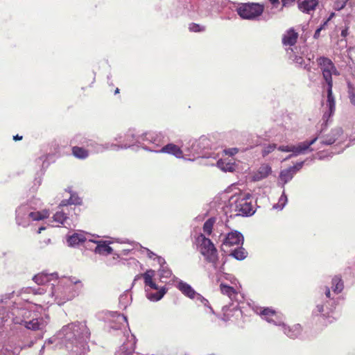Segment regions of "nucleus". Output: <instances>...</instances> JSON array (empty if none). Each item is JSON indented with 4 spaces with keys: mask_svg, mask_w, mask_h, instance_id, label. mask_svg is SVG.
Instances as JSON below:
<instances>
[{
    "mask_svg": "<svg viewBox=\"0 0 355 355\" xmlns=\"http://www.w3.org/2000/svg\"><path fill=\"white\" fill-rule=\"evenodd\" d=\"M192 300H196V302L198 304V305H203L205 306V307H207L209 312L211 313H214V311L213 310V309L209 305V301L205 299L202 295H201L200 294L196 292V294L195 295V297H193Z\"/></svg>",
    "mask_w": 355,
    "mask_h": 355,
    "instance_id": "41",
    "label": "nucleus"
},
{
    "mask_svg": "<svg viewBox=\"0 0 355 355\" xmlns=\"http://www.w3.org/2000/svg\"><path fill=\"white\" fill-rule=\"evenodd\" d=\"M277 146L275 144H269L267 145H264L261 150V155L263 157H265L270 153H272L275 149H277Z\"/></svg>",
    "mask_w": 355,
    "mask_h": 355,
    "instance_id": "45",
    "label": "nucleus"
},
{
    "mask_svg": "<svg viewBox=\"0 0 355 355\" xmlns=\"http://www.w3.org/2000/svg\"><path fill=\"white\" fill-rule=\"evenodd\" d=\"M141 277H143V274H140V275H137L135 276V279H134V281H133V284L137 281L138 279H139Z\"/></svg>",
    "mask_w": 355,
    "mask_h": 355,
    "instance_id": "63",
    "label": "nucleus"
},
{
    "mask_svg": "<svg viewBox=\"0 0 355 355\" xmlns=\"http://www.w3.org/2000/svg\"><path fill=\"white\" fill-rule=\"evenodd\" d=\"M146 149L151 152L171 154L172 155H174L177 158L183 157V150H181V148L178 146H177L174 144H168L162 147L160 149H156V148H146Z\"/></svg>",
    "mask_w": 355,
    "mask_h": 355,
    "instance_id": "19",
    "label": "nucleus"
},
{
    "mask_svg": "<svg viewBox=\"0 0 355 355\" xmlns=\"http://www.w3.org/2000/svg\"><path fill=\"white\" fill-rule=\"evenodd\" d=\"M215 221L216 219L214 218H210L204 223L203 231L207 235H210L211 234Z\"/></svg>",
    "mask_w": 355,
    "mask_h": 355,
    "instance_id": "44",
    "label": "nucleus"
},
{
    "mask_svg": "<svg viewBox=\"0 0 355 355\" xmlns=\"http://www.w3.org/2000/svg\"><path fill=\"white\" fill-rule=\"evenodd\" d=\"M159 275L162 282H166L164 279H167L172 276V271L166 265H164L159 269Z\"/></svg>",
    "mask_w": 355,
    "mask_h": 355,
    "instance_id": "42",
    "label": "nucleus"
},
{
    "mask_svg": "<svg viewBox=\"0 0 355 355\" xmlns=\"http://www.w3.org/2000/svg\"><path fill=\"white\" fill-rule=\"evenodd\" d=\"M39 198H33L21 203L15 209V223L17 226L23 228L29 227L33 221H39L49 216L46 209L39 211L42 207Z\"/></svg>",
    "mask_w": 355,
    "mask_h": 355,
    "instance_id": "5",
    "label": "nucleus"
},
{
    "mask_svg": "<svg viewBox=\"0 0 355 355\" xmlns=\"http://www.w3.org/2000/svg\"><path fill=\"white\" fill-rule=\"evenodd\" d=\"M210 146L211 141L205 136H202L198 139H189L182 145L187 155L193 157L192 159H194L195 157H205L206 154L204 153V151L209 149Z\"/></svg>",
    "mask_w": 355,
    "mask_h": 355,
    "instance_id": "9",
    "label": "nucleus"
},
{
    "mask_svg": "<svg viewBox=\"0 0 355 355\" xmlns=\"http://www.w3.org/2000/svg\"><path fill=\"white\" fill-rule=\"evenodd\" d=\"M257 312L262 319L279 327L283 333L289 338L295 339L301 336L302 327L300 324H295L292 326L286 325L284 322L283 315L275 310L268 307H261L257 309Z\"/></svg>",
    "mask_w": 355,
    "mask_h": 355,
    "instance_id": "6",
    "label": "nucleus"
},
{
    "mask_svg": "<svg viewBox=\"0 0 355 355\" xmlns=\"http://www.w3.org/2000/svg\"><path fill=\"white\" fill-rule=\"evenodd\" d=\"M112 316L116 317L118 322L119 324H112L111 327L114 329H119L123 326L124 324L128 325V319L127 317L123 314L118 313L117 312H113L112 313Z\"/></svg>",
    "mask_w": 355,
    "mask_h": 355,
    "instance_id": "39",
    "label": "nucleus"
},
{
    "mask_svg": "<svg viewBox=\"0 0 355 355\" xmlns=\"http://www.w3.org/2000/svg\"><path fill=\"white\" fill-rule=\"evenodd\" d=\"M287 202H288V198L285 193V190H284V189H283L282 194L279 197L278 202L273 205V208L276 209L282 210L285 207Z\"/></svg>",
    "mask_w": 355,
    "mask_h": 355,
    "instance_id": "43",
    "label": "nucleus"
},
{
    "mask_svg": "<svg viewBox=\"0 0 355 355\" xmlns=\"http://www.w3.org/2000/svg\"><path fill=\"white\" fill-rule=\"evenodd\" d=\"M252 197L250 193H239L230 199V205L232 211L236 215L248 216L254 213V207L252 204Z\"/></svg>",
    "mask_w": 355,
    "mask_h": 355,
    "instance_id": "8",
    "label": "nucleus"
},
{
    "mask_svg": "<svg viewBox=\"0 0 355 355\" xmlns=\"http://www.w3.org/2000/svg\"><path fill=\"white\" fill-rule=\"evenodd\" d=\"M166 288L165 287H162L159 290L156 292H152L148 289H146V297L152 302H157L160 300L164 295L166 293Z\"/></svg>",
    "mask_w": 355,
    "mask_h": 355,
    "instance_id": "33",
    "label": "nucleus"
},
{
    "mask_svg": "<svg viewBox=\"0 0 355 355\" xmlns=\"http://www.w3.org/2000/svg\"><path fill=\"white\" fill-rule=\"evenodd\" d=\"M135 349V337L132 335L131 340L128 341L127 343H123L121 347L118 352V355H129Z\"/></svg>",
    "mask_w": 355,
    "mask_h": 355,
    "instance_id": "31",
    "label": "nucleus"
},
{
    "mask_svg": "<svg viewBox=\"0 0 355 355\" xmlns=\"http://www.w3.org/2000/svg\"><path fill=\"white\" fill-rule=\"evenodd\" d=\"M209 277L212 279L215 278L217 282H220L223 278L230 281L231 283H234V282L236 281L234 276L224 272V265H223V272H220V274H218L216 271L210 270L209 271Z\"/></svg>",
    "mask_w": 355,
    "mask_h": 355,
    "instance_id": "32",
    "label": "nucleus"
},
{
    "mask_svg": "<svg viewBox=\"0 0 355 355\" xmlns=\"http://www.w3.org/2000/svg\"><path fill=\"white\" fill-rule=\"evenodd\" d=\"M82 203V200L78 196L75 194L71 195L70 198L67 200H63L60 203V207H66V209H71V208L69 207V205H80Z\"/></svg>",
    "mask_w": 355,
    "mask_h": 355,
    "instance_id": "36",
    "label": "nucleus"
},
{
    "mask_svg": "<svg viewBox=\"0 0 355 355\" xmlns=\"http://www.w3.org/2000/svg\"><path fill=\"white\" fill-rule=\"evenodd\" d=\"M141 248L143 249L144 251H145L147 254V256L150 258V259H154L156 257L157 254H155L153 252H152L151 250H150L149 249L146 248H143L141 246Z\"/></svg>",
    "mask_w": 355,
    "mask_h": 355,
    "instance_id": "55",
    "label": "nucleus"
},
{
    "mask_svg": "<svg viewBox=\"0 0 355 355\" xmlns=\"http://www.w3.org/2000/svg\"><path fill=\"white\" fill-rule=\"evenodd\" d=\"M42 178L41 176L36 177L34 180V186L36 189L42 184Z\"/></svg>",
    "mask_w": 355,
    "mask_h": 355,
    "instance_id": "57",
    "label": "nucleus"
},
{
    "mask_svg": "<svg viewBox=\"0 0 355 355\" xmlns=\"http://www.w3.org/2000/svg\"><path fill=\"white\" fill-rule=\"evenodd\" d=\"M304 162H297L294 166L288 167L294 174L299 171L304 166Z\"/></svg>",
    "mask_w": 355,
    "mask_h": 355,
    "instance_id": "51",
    "label": "nucleus"
},
{
    "mask_svg": "<svg viewBox=\"0 0 355 355\" xmlns=\"http://www.w3.org/2000/svg\"><path fill=\"white\" fill-rule=\"evenodd\" d=\"M349 0H335L334 3V9L336 10H341L345 8Z\"/></svg>",
    "mask_w": 355,
    "mask_h": 355,
    "instance_id": "50",
    "label": "nucleus"
},
{
    "mask_svg": "<svg viewBox=\"0 0 355 355\" xmlns=\"http://www.w3.org/2000/svg\"><path fill=\"white\" fill-rule=\"evenodd\" d=\"M69 246L75 247L80 243H85V246L87 247L89 239L83 233H74L71 236H69L67 239Z\"/></svg>",
    "mask_w": 355,
    "mask_h": 355,
    "instance_id": "22",
    "label": "nucleus"
},
{
    "mask_svg": "<svg viewBox=\"0 0 355 355\" xmlns=\"http://www.w3.org/2000/svg\"><path fill=\"white\" fill-rule=\"evenodd\" d=\"M229 254L236 260L242 261L248 256V252L243 248V245L235 247L234 248L230 249L228 251Z\"/></svg>",
    "mask_w": 355,
    "mask_h": 355,
    "instance_id": "30",
    "label": "nucleus"
},
{
    "mask_svg": "<svg viewBox=\"0 0 355 355\" xmlns=\"http://www.w3.org/2000/svg\"><path fill=\"white\" fill-rule=\"evenodd\" d=\"M58 278V275L57 272L53 273H45V272H41L39 274L35 275L33 277V280L38 285H44L51 280L57 279Z\"/></svg>",
    "mask_w": 355,
    "mask_h": 355,
    "instance_id": "24",
    "label": "nucleus"
},
{
    "mask_svg": "<svg viewBox=\"0 0 355 355\" xmlns=\"http://www.w3.org/2000/svg\"><path fill=\"white\" fill-rule=\"evenodd\" d=\"M184 10H178L175 12V17H178L183 15H193L196 12V6L193 0H189L187 6H184Z\"/></svg>",
    "mask_w": 355,
    "mask_h": 355,
    "instance_id": "34",
    "label": "nucleus"
},
{
    "mask_svg": "<svg viewBox=\"0 0 355 355\" xmlns=\"http://www.w3.org/2000/svg\"><path fill=\"white\" fill-rule=\"evenodd\" d=\"M318 140V137H314L311 140H306L293 145H281L277 146V149L282 152L293 153V155H304L309 152H312L314 148L311 147Z\"/></svg>",
    "mask_w": 355,
    "mask_h": 355,
    "instance_id": "11",
    "label": "nucleus"
},
{
    "mask_svg": "<svg viewBox=\"0 0 355 355\" xmlns=\"http://www.w3.org/2000/svg\"><path fill=\"white\" fill-rule=\"evenodd\" d=\"M275 8H277L280 2L279 0H268Z\"/></svg>",
    "mask_w": 355,
    "mask_h": 355,
    "instance_id": "59",
    "label": "nucleus"
},
{
    "mask_svg": "<svg viewBox=\"0 0 355 355\" xmlns=\"http://www.w3.org/2000/svg\"><path fill=\"white\" fill-rule=\"evenodd\" d=\"M317 63L322 71V77L327 85V99L325 111L322 116V125H327L328 121L335 112V98L333 96L332 76H339L340 73L335 67L334 62L328 58L321 56L317 59Z\"/></svg>",
    "mask_w": 355,
    "mask_h": 355,
    "instance_id": "4",
    "label": "nucleus"
},
{
    "mask_svg": "<svg viewBox=\"0 0 355 355\" xmlns=\"http://www.w3.org/2000/svg\"><path fill=\"white\" fill-rule=\"evenodd\" d=\"M347 93L350 103L355 106V87L349 82L347 83Z\"/></svg>",
    "mask_w": 355,
    "mask_h": 355,
    "instance_id": "46",
    "label": "nucleus"
},
{
    "mask_svg": "<svg viewBox=\"0 0 355 355\" xmlns=\"http://www.w3.org/2000/svg\"><path fill=\"white\" fill-rule=\"evenodd\" d=\"M318 139L322 145H331L336 141H338L343 137V131L341 128H334L331 132L325 136H318Z\"/></svg>",
    "mask_w": 355,
    "mask_h": 355,
    "instance_id": "18",
    "label": "nucleus"
},
{
    "mask_svg": "<svg viewBox=\"0 0 355 355\" xmlns=\"http://www.w3.org/2000/svg\"><path fill=\"white\" fill-rule=\"evenodd\" d=\"M295 0H282V6H287L291 2H293Z\"/></svg>",
    "mask_w": 355,
    "mask_h": 355,
    "instance_id": "60",
    "label": "nucleus"
},
{
    "mask_svg": "<svg viewBox=\"0 0 355 355\" xmlns=\"http://www.w3.org/2000/svg\"><path fill=\"white\" fill-rule=\"evenodd\" d=\"M272 173V168L269 164H261L257 171L254 173L252 180L255 182L262 180L268 178Z\"/></svg>",
    "mask_w": 355,
    "mask_h": 355,
    "instance_id": "21",
    "label": "nucleus"
},
{
    "mask_svg": "<svg viewBox=\"0 0 355 355\" xmlns=\"http://www.w3.org/2000/svg\"><path fill=\"white\" fill-rule=\"evenodd\" d=\"M176 287L184 295L187 296V297L190 299L195 297L196 291L189 284L183 282L182 280H178Z\"/></svg>",
    "mask_w": 355,
    "mask_h": 355,
    "instance_id": "26",
    "label": "nucleus"
},
{
    "mask_svg": "<svg viewBox=\"0 0 355 355\" xmlns=\"http://www.w3.org/2000/svg\"><path fill=\"white\" fill-rule=\"evenodd\" d=\"M189 3V0H179L178 4L176 5L175 8L172 10L171 15L174 17H175V12L178 10H184V6H187V3Z\"/></svg>",
    "mask_w": 355,
    "mask_h": 355,
    "instance_id": "48",
    "label": "nucleus"
},
{
    "mask_svg": "<svg viewBox=\"0 0 355 355\" xmlns=\"http://www.w3.org/2000/svg\"><path fill=\"white\" fill-rule=\"evenodd\" d=\"M298 33L294 28H289L282 36V44L284 46H294L297 40Z\"/></svg>",
    "mask_w": 355,
    "mask_h": 355,
    "instance_id": "25",
    "label": "nucleus"
},
{
    "mask_svg": "<svg viewBox=\"0 0 355 355\" xmlns=\"http://www.w3.org/2000/svg\"><path fill=\"white\" fill-rule=\"evenodd\" d=\"M22 139V136H19V135H17L13 137V139L15 141L21 140Z\"/></svg>",
    "mask_w": 355,
    "mask_h": 355,
    "instance_id": "64",
    "label": "nucleus"
},
{
    "mask_svg": "<svg viewBox=\"0 0 355 355\" xmlns=\"http://www.w3.org/2000/svg\"><path fill=\"white\" fill-rule=\"evenodd\" d=\"M155 259H157V261L159 264L160 268H162V266H164V265H166L165 259L160 256L157 255Z\"/></svg>",
    "mask_w": 355,
    "mask_h": 355,
    "instance_id": "56",
    "label": "nucleus"
},
{
    "mask_svg": "<svg viewBox=\"0 0 355 355\" xmlns=\"http://www.w3.org/2000/svg\"><path fill=\"white\" fill-rule=\"evenodd\" d=\"M347 34H348V28H347L342 30V31H341V36L342 37H346L347 35Z\"/></svg>",
    "mask_w": 355,
    "mask_h": 355,
    "instance_id": "61",
    "label": "nucleus"
},
{
    "mask_svg": "<svg viewBox=\"0 0 355 355\" xmlns=\"http://www.w3.org/2000/svg\"><path fill=\"white\" fill-rule=\"evenodd\" d=\"M293 61L298 65L302 67L304 62V58L301 56L295 55Z\"/></svg>",
    "mask_w": 355,
    "mask_h": 355,
    "instance_id": "53",
    "label": "nucleus"
},
{
    "mask_svg": "<svg viewBox=\"0 0 355 355\" xmlns=\"http://www.w3.org/2000/svg\"><path fill=\"white\" fill-rule=\"evenodd\" d=\"M55 281L56 283L51 284L49 294L51 300H48L47 304L63 305L78 296L83 288L82 282L74 277H63Z\"/></svg>",
    "mask_w": 355,
    "mask_h": 355,
    "instance_id": "3",
    "label": "nucleus"
},
{
    "mask_svg": "<svg viewBox=\"0 0 355 355\" xmlns=\"http://www.w3.org/2000/svg\"><path fill=\"white\" fill-rule=\"evenodd\" d=\"M202 254L205 260L210 263V266L208 268V272L210 270L216 271L218 274H220V272H223V265H225V261L219 260L218 251L214 245V248H211L210 250Z\"/></svg>",
    "mask_w": 355,
    "mask_h": 355,
    "instance_id": "16",
    "label": "nucleus"
},
{
    "mask_svg": "<svg viewBox=\"0 0 355 355\" xmlns=\"http://www.w3.org/2000/svg\"><path fill=\"white\" fill-rule=\"evenodd\" d=\"M337 305V300L331 296L329 287L324 286L321 296L315 302V308L313 313L315 315L328 319L329 323L335 319L332 316Z\"/></svg>",
    "mask_w": 355,
    "mask_h": 355,
    "instance_id": "7",
    "label": "nucleus"
},
{
    "mask_svg": "<svg viewBox=\"0 0 355 355\" xmlns=\"http://www.w3.org/2000/svg\"><path fill=\"white\" fill-rule=\"evenodd\" d=\"M164 135L161 132H148L141 135V143L144 141L148 142L149 144H155L154 148L159 149V146L164 141ZM146 150L148 147L143 146Z\"/></svg>",
    "mask_w": 355,
    "mask_h": 355,
    "instance_id": "17",
    "label": "nucleus"
},
{
    "mask_svg": "<svg viewBox=\"0 0 355 355\" xmlns=\"http://www.w3.org/2000/svg\"><path fill=\"white\" fill-rule=\"evenodd\" d=\"M115 140L118 144H114L116 146L113 148V150L125 149L134 144H141V135H137L132 130H129L124 135H117Z\"/></svg>",
    "mask_w": 355,
    "mask_h": 355,
    "instance_id": "14",
    "label": "nucleus"
},
{
    "mask_svg": "<svg viewBox=\"0 0 355 355\" xmlns=\"http://www.w3.org/2000/svg\"><path fill=\"white\" fill-rule=\"evenodd\" d=\"M298 8L304 13L310 14L318 5V0H298Z\"/></svg>",
    "mask_w": 355,
    "mask_h": 355,
    "instance_id": "23",
    "label": "nucleus"
},
{
    "mask_svg": "<svg viewBox=\"0 0 355 355\" xmlns=\"http://www.w3.org/2000/svg\"><path fill=\"white\" fill-rule=\"evenodd\" d=\"M132 302V296L129 290H126L119 296V306L122 309H125Z\"/></svg>",
    "mask_w": 355,
    "mask_h": 355,
    "instance_id": "37",
    "label": "nucleus"
},
{
    "mask_svg": "<svg viewBox=\"0 0 355 355\" xmlns=\"http://www.w3.org/2000/svg\"><path fill=\"white\" fill-rule=\"evenodd\" d=\"M0 317L3 322H7L10 318L14 324L23 325L33 331H43L49 322L46 315L37 317L36 313L28 309L3 300L0 302Z\"/></svg>",
    "mask_w": 355,
    "mask_h": 355,
    "instance_id": "1",
    "label": "nucleus"
},
{
    "mask_svg": "<svg viewBox=\"0 0 355 355\" xmlns=\"http://www.w3.org/2000/svg\"><path fill=\"white\" fill-rule=\"evenodd\" d=\"M89 242L96 244L94 252L100 255H108L112 253L113 249L109 245L107 241H95L89 239Z\"/></svg>",
    "mask_w": 355,
    "mask_h": 355,
    "instance_id": "20",
    "label": "nucleus"
},
{
    "mask_svg": "<svg viewBox=\"0 0 355 355\" xmlns=\"http://www.w3.org/2000/svg\"><path fill=\"white\" fill-rule=\"evenodd\" d=\"M244 242L243 235L236 230L232 231L227 233L222 243V250L227 253L230 249L234 248L235 247L243 245Z\"/></svg>",
    "mask_w": 355,
    "mask_h": 355,
    "instance_id": "15",
    "label": "nucleus"
},
{
    "mask_svg": "<svg viewBox=\"0 0 355 355\" xmlns=\"http://www.w3.org/2000/svg\"><path fill=\"white\" fill-rule=\"evenodd\" d=\"M239 149L237 148H232L225 150V153L230 156H233V155H236L239 152Z\"/></svg>",
    "mask_w": 355,
    "mask_h": 355,
    "instance_id": "54",
    "label": "nucleus"
},
{
    "mask_svg": "<svg viewBox=\"0 0 355 355\" xmlns=\"http://www.w3.org/2000/svg\"><path fill=\"white\" fill-rule=\"evenodd\" d=\"M197 241L199 243V250L201 254L207 252L211 248H214V245L212 241L209 239L206 238L202 234L198 236Z\"/></svg>",
    "mask_w": 355,
    "mask_h": 355,
    "instance_id": "27",
    "label": "nucleus"
},
{
    "mask_svg": "<svg viewBox=\"0 0 355 355\" xmlns=\"http://www.w3.org/2000/svg\"><path fill=\"white\" fill-rule=\"evenodd\" d=\"M72 143L86 146L89 148L92 153H103L105 150L113 149V148L116 146L114 144L110 143L98 144L95 141L87 139L80 135H76L73 138Z\"/></svg>",
    "mask_w": 355,
    "mask_h": 355,
    "instance_id": "13",
    "label": "nucleus"
},
{
    "mask_svg": "<svg viewBox=\"0 0 355 355\" xmlns=\"http://www.w3.org/2000/svg\"><path fill=\"white\" fill-rule=\"evenodd\" d=\"M264 7L257 3H245L237 8L236 11L241 18L248 20L258 19L263 12Z\"/></svg>",
    "mask_w": 355,
    "mask_h": 355,
    "instance_id": "12",
    "label": "nucleus"
},
{
    "mask_svg": "<svg viewBox=\"0 0 355 355\" xmlns=\"http://www.w3.org/2000/svg\"><path fill=\"white\" fill-rule=\"evenodd\" d=\"M72 154L78 159H86L89 156V151L83 147L73 146L72 148Z\"/></svg>",
    "mask_w": 355,
    "mask_h": 355,
    "instance_id": "40",
    "label": "nucleus"
},
{
    "mask_svg": "<svg viewBox=\"0 0 355 355\" xmlns=\"http://www.w3.org/2000/svg\"><path fill=\"white\" fill-rule=\"evenodd\" d=\"M220 289L221 293L228 296L230 300L232 302L231 305L223 306L224 316L229 315V313H227L229 311H234L236 313H241V311L239 304L244 299L242 294L236 292L233 287L223 283L220 284Z\"/></svg>",
    "mask_w": 355,
    "mask_h": 355,
    "instance_id": "10",
    "label": "nucleus"
},
{
    "mask_svg": "<svg viewBox=\"0 0 355 355\" xmlns=\"http://www.w3.org/2000/svg\"><path fill=\"white\" fill-rule=\"evenodd\" d=\"M321 28H317L313 35L314 39H318L320 35Z\"/></svg>",
    "mask_w": 355,
    "mask_h": 355,
    "instance_id": "58",
    "label": "nucleus"
},
{
    "mask_svg": "<svg viewBox=\"0 0 355 355\" xmlns=\"http://www.w3.org/2000/svg\"><path fill=\"white\" fill-rule=\"evenodd\" d=\"M90 332L85 322H76L62 327L58 333L62 344L75 355H86L89 352L87 340Z\"/></svg>",
    "mask_w": 355,
    "mask_h": 355,
    "instance_id": "2",
    "label": "nucleus"
},
{
    "mask_svg": "<svg viewBox=\"0 0 355 355\" xmlns=\"http://www.w3.org/2000/svg\"><path fill=\"white\" fill-rule=\"evenodd\" d=\"M217 166L224 171H233L234 170V164L231 163L225 164V162L221 159L217 162Z\"/></svg>",
    "mask_w": 355,
    "mask_h": 355,
    "instance_id": "47",
    "label": "nucleus"
},
{
    "mask_svg": "<svg viewBox=\"0 0 355 355\" xmlns=\"http://www.w3.org/2000/svg\"><path fill=\"white\" fill-rule=\"evenodd\" d=\"M294 175L295 174L289 168L281 171L277 184L281 187V188L284 189L285 184L293 179Z\"/></svg>",
    "mask_w": 355,
    "mask_h": 355,
    "instance_id": "28",
    "label": "nucleus"
},
{
    "mask_svg": "<svg viewBox=\"0 0 355 355\" xmlns=\"http://www.w3.org/2000/svg\"><path fill=\"white\" fill-rule=\"evenodd\" d=\"M44 288H42V287H38V288H28V293H32L33 294H39V295H42V294H44Z\"/></svg>",
    "mask_w": 355,
    "mask_h": 355,
    "instance_id": "52",
    "label": "nucleus"
},
{
    "mask_svg": "<svg viewBox=\"0 0 355 355\" xmlns=\"http://www.w3.org/2000/svg\"><path fill=\"white\" fill-rule=\"evenodd\" d=\"M189 29L191 32L199 33L204 31L205 28L198 24L191 23L189 26Z\"/></svg>",
    "mask_w": 355,
    "mask_h": 355,
    "instance_id": "49",
    "label": "nucleus"
},
{
    "mask_svg": "<svg viewBox=\"0 0 355 355\" xmlns=\"http://www.w3.org/2000/svg\"><path fill=\"white\" fill-rule=\"evenodd\" d=\"M59 209H60V210L57 211L53 216V221L58 224L64 225L68 219V216L70 214V210H67L66 209V207H60V206Z\"/></svg>",
    "mask_w": 355,
    "mask_h": 355,
    "instance_id": "29",
    "label": "nucleus"
},
{
    "mask_svg": "<svg viewBox=\"0 0 355 355\" xmlns=\"http://www.w3.org/2000/svg\"><path fill=\"white\" fill-rule=\"evenodd\" d=\"M331 288L334 294H338L344 288L343 282L340 276L336 275L331 280Z\"/></svg>",
    "mask_w": 355,
    "mask_h": 355,
    "instance_id": "38",
    "label": "nucleus"
},
{
    "mask_svg": "<svg viewBox=\"0 0 355 355\" xmlns=\"http://www.w3.org/2000/svg\"><path fill=\"white\" fill-rule=\"evenodd\" d=\"M329 21V19H327L318 28H321V31L323 30L325 26L327 25L328 21Z\"/></svg>",
    "mask_w": 355,
    "mask_h": 355,
    "instance_id": "62",
    "label": "nucleus"
},
{
    "mask_svg": "<svg viewBox=\"0 0 355 355\" xmlns=\"http://www.w3.org/2000/svg\"><path fill=\"white\" fill-rule=\"evenodd\" d=\"M155 272L153 270H148L143 274V278L146 286H148L150 288L158 291V286L153 281V277L155 276Z\"/></svg>",
    "mask_w": 355,
    "mask_h": 355,
    "instance_id": "35",
    "label": "nucleus"
}]
</instances>
